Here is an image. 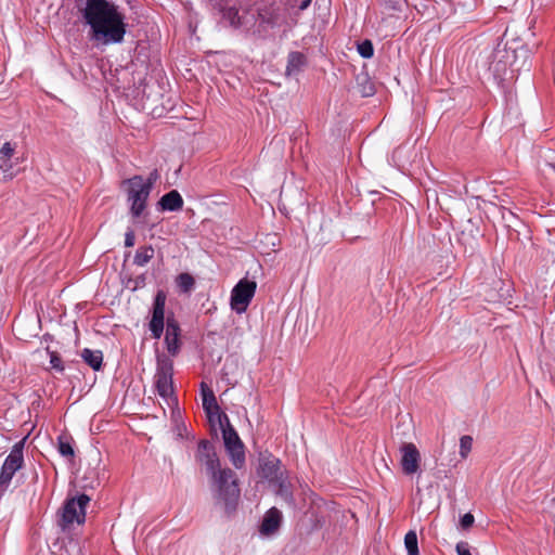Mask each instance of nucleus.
<instances>
[{
	"instance_id": "nucleus-29",
	"label": "nucleus",
	"mask_w": 555,
	"mask_h": 555,
	"mask_svg": "<svg viewBox=\"0 0 555 555\" xmlns=\"http://www.w3.org/2000/svg\"><path fill=\"white\" fill-rule=\"evenodd\" d=\"M47 351L50 356V364H51L52 369H54L59 373H63L64 365H63L61 357L55 351H51L49 348L47 349Z\"/></svg>"
},
{
	"instance_id": "nucleus-16",
	"label": "nucleus",
	"mask_w": 555,
	"mask_h": 555,
	"mask_svg": "<svg viewBox=\"0 0 555 555\" xmlns=\"http://www.w3.org/2000/svg\"><path fill=\"white\" fill-rule=\"evenodd\" d=\"M281 519V512L275 507L270 508L262 520L261 532L264 534H271L275 532L280 527Z\"/></svg>"
},
{
	"instance_id": "nucleus-12",
	"label": "nucleus",
	"mask_w": 555,
	"mask_h": 555,
	"mask_svg": "<svg viewBox=\"0 0 555 555\" xmlns=\"http://www.w3.org/2000/svg\"><path fill=\"white\" fill-rule=\"evenodd\" d=\"M402 472L405 475H413L420 468L421 454L413 443H403L400 447Z\"/></svg>"
},
{
	"instance_id": "nucleus-27",
	"label": "nucleus",
	"mask_w": 555,
	"mask_h": 555,
	"mask_svg": "<svg viewBox=\"0 0 555 555\" xmlns=\"http://www.w3.org/2000/svg\"><path fill=\"white\" fill-rule=\"evenodd\" d=\"M473 448V438L468 435L460 438V455L462 459H466Z\"/></svg>"
},
{
	"instance_id": "nucleus-9",
	"label": "nucleus",
	"mask_w": 555,
	"mask_h": 555,
	"mask_svg": "<svg viewBox=\"0 0 555 555\" xmlns=\"http://www.w3.org/2000/svg\"><path fill=\"white\" fill-rule=\"evenodd\" d=\"M23 450H24V439L16 442L12 447L9 455L5 457V460L2 464V467H1V472H0V476H1V479L3 480V483L5 481H12L14 474L23 467V464H24Z\"/></svg>"
},
{
	"instance_id": "nucleus-13",
	"label": "nucleus",
	"mask_w": 555,
	"mask_h": 555,
	"mask_svg": "<svg viewBox=\"0 0 555 555\" xmlns=\"http://www.w3.org/2000/svg\"><path fill=\"white\" fill-rule=\"evenodd\" d=\"M179 334L180 327L175 319H167L165 344L170 354L176 356L179 351Z\"/></svg>"
},
{
	"instance_id": "nucleus-10",
	"label": "nucleus",
	"mask_w": 555,
	"mask_h": 555,
	"mask_svg": "<svg viewBox=\"0 0 555 555\" xmlns=\"http://www.w3.org/2000/svg\"><path fill=\"white\" fill-rule=\"evenodd\" d=\"M257 473L260 478L272 485L287 472L282 469V463L276 456L271 453H264L260 454Z\"/></svg>"
},
{
	"instance_id": "nucleus-21",
	"label": "nucleus",
	"mask_w": 555,
	"mask_h": 555,
	"mask_svg": "<svg viewBox=\"0 0 555 555\" xmlns=\"http://www.w3.org/2000/svg\"><path fill=\"white\" fill-rule=\"evenodd\" d=\"M227 452H228L230 460L235 468L240 469L244 466V464H245L244 444L227 449Z\"/></svg>"
},
{
	"instance_id": "nucleus-2",
	"label": "nucleus",
	"mask_w": 555,
	"mask_h": 555,
	"mask_svg": "<svg viewBox=\"0 0 555 555\" xmlns=\"http://www.w3.org/2000/svg\"><path fill=\"white\" fill-rule=\"evenodd\" d=\"M207 477L216 503L223 504L227 512L233 511L241 493L236 474L229 467H221Z\"/></svg>"
},
{
	"instance_id": "nucleus-3",
	"label": "nucleus",
	"mask_w": 555,
	"mask_h": 555,
	"mask_svg": "<svg viewBox=\"0 0 555 555\" xmlns=\"http://www.w3.org/2000/svg\"><path fill=\"white\" fill-rule=\"evenodd\" d=\"M90 502L87 494L67 499L57 515V526L66 531L72 525H81L86 520V507Z\"/></svg>"
},
{
	"instance_id": "nucleus-36",
	"label": "nucleus",
	"mask_w": 555,
	"mask_h": 555,
	"mask_svg": "<svg viewBox=\"0 0 555 555\" xmlns=\"http://www.w3.org/2000/svg\"><path fill=\"white\" fill-rule=\"evenodd\" d=\"M363 94H364V95H366V96H367V95L373 94V88H372V86L370 87L369 91H364V93H363Z\"/></svg>"
},
{
	"instance_id": "nucleus-33",
	"label": "nucleus",
	"mask_w": 555,
	"mask_h": 555,
	"mask_svg": "<svg viewBox=\"0 0 555 555\" xmlns=\"http://www.w3.org/2000/svg\"><path fill=\"white\" fill-rule=\"evenodd\" d=\"M135 242L134 232L132 230H128L125 234V246L132 247Z\"/></svg>"
},
{
	"instance_id": "nucleus-8",
	"label": "nucleus",
	"mask_w": 555,
	"mask_h": 555,
	"mask_svg": "<svg viewBox=\"0 0 555 555\" xmlns=\"http://www.w3.org/2000/svg\"><path fill=\"white\" fill-rule=\"evenodd\" d=\"M195 461L203 467L207 476L221 468V463L214 444L205 439L201 440L197 444Z\"/></svg>"
},
{
	"instance_id": "nucleus-18",
	"label": "nucleus",
	"mask_w": 555,
	"mask_h": 555,
	"mask_svg": "<svg viewBox=\"0 0 555 555\" xmlns=\"http://www.w3.org/2000/svg\"><path fill=\"white\" fill-rule=\"evenodd\" d=\"M306 65V56L301 52H291L287 57L286 75L293 76L301 72Z\"/></svg>"
},
{
	"instance_id": "nucleus-32",
	"label": "nucleus",
	"mask_w": 555,
	"mask_h": 555,
	"mask_svg": "<svg viewBox=\"0 0 555 555\" xmlns=\"http://www.w3.org/2000/svg\"><path fill=\"white\" fill-rule=\"evenodd\" d=\"M455 548H456V553H457V555H473V554L470 553L469 545H468V543H467V542H464V541L459 542V543L456 544V547H455Z\"/></svg>"
},
{
	"instance_id": "nucleus-31",
	"label": "nucleus",
	"mask_w": 555,
	"mask_h": 555,
	"mask_svg": "<svg viewBox=\"0 0 555 555\" xmlns=\"http://www.w3.org/2000/svg\"><path fill=\"white\" fill-rule=\"evenodd\" d=\"M159 179V173L156 169L150 172L149 177L144 178V185H149V189L152 191L155 182Z\"/></svg>"
},
{
	"instance_id": "nucleus-6",
	"label": "nucleus",
	"mask_w": 555,
	"mask_h": 555,
	"mask_svg": "<svg viewBox=\"0 0 555 555\" xmlns=\"http://www.w3.org/2000/svg\"><path fill=\"white\" fill-rule=\"evenodd\" d=\"M257 283L248 279L240 280L232 288L230 305L236 313H244L255 296Z\"/></svg>"
},
{
	"instance_id": "nucleus-24",
	"label": "nucleus",
	"mask_w": 555,
	"mask_h": 555,
	"mask_svg": "<svg viewBox=\"0 0 555 555\" xmlns=\"http://www.w3.org/2000/svg\"><path fill=\"white\" fill-rule=\"evenodd\" d=\"M222 434L225 449L234 448L236 446H243V442L234 428L229 427L227 429H223Z\"/></svg>"
},
{
	"instance_id": "nucleus-26",
	"label": "nucleus",
	"mask_w": 555,
	"mask_h": 555,
	"mask_svg": "<svg viewBox=\"0 0 555 555\" xmlns=\"http://www.w3.org/2000/svg\"><path fill=\"white\" fill-rule=\"evenodd\" d=\"M177 285L181 292L190 293L195 285V280L189 273H181L177 278Z\"/></svg>"
},
{
	"instance_id": "nucleus-23",
	"label": "nucleus",
	"mask_w": 555,
	"mask_h": 555,
	"mask_svg": "<svg viewBox=\"0 0 555 555\" xmlns=\"http://www.w3.org/2000/svg\"><path fill=\"white\" fill-rule=\"evenodd\" d=\"M57 450L64 457H74L75 455L72 439L64 435L57 438Z\"/></svg>"
},
{
	"instance_id": "nucleus-22",
	"label": "nucleus",
	"mask_w": 555,
	"mask_h": 555,
	"mask_svg": "<svg viewBox=\"0 0 555 555\" xmlns=\"http://www.w3.org/2000/svg\"><path fill=\"white\" fill-rule=\"evenodd\" d=\"M154 256V249L152 246L140 247L134 255L133 262L137 266H145Z\"/></svg>"
},
{
	"instance_id": "nucleus-14",
	"label": "nucleus",
	"mask_w": 555,
	"mask_h": 555,
	"mask_svg": "<svg viewBox=\"0 0 555 555\" xmlns=\"http://www.w3.org/2000/svg\"><path fill=\"white\" fill-rule=\"evenodd\" d=\"M275 488L276 494L292 508H295L296 503L293 495L292 483L289 481L288 474L286 473L284 476L280 477L276 481L272 483Z\"/></svg>"
},
{
	"instance_id": "nucleus-11",
	"label": "nucleus",
	"mask_w": 555,
	"mask_h": 555,
	"mask_svg": "<svg viewBox=\"0 0 555 555\" xmlns=\"http://www.w3.org/2000/svg\"><path fill=\"white\" fill-rule=\"evenodd\" d=\"M165 306L166 294L163 291H158L154 298L152 319L149 324L152 336L155 339H159L164 333Z\"/></svg>"
},
{
	"instance_id": "nucleus-30",
	"label": "nucleus",
	"mask_w": 555,
	"mask_h": 555,
	"mask_svg": "<svg viewBox=\"0 0 555 555\" xmlns=\"http://www.w3.org/2000/svg\"><path fill=\"white\" fill-rule=\"evenodd\" d=\"M474 521V516L470 513H466L461 517L460 525L462 529L466 530L473 526Z\"/></svg>"
},
{
	"instance_id": "nucleus-5",
	"label": "nucleus",
	"mask_w": 555,
	"mask_h": 555,
	"mask_svg": "<svg viewBox=\"0 0 555 555\" xmlns=\"http://www.w3.org/2000/svg\"><path fill=\"white\" fill-rule=\"evenodd\" d=\"M173 362L166 354H157L156 358V373H155V386L157 393L168 400L173 395Z\"/></svg>"
},
{
	"instance_id": "nucleus-7",
	"label": "nucleus",
	"mask_w": 555,
	"mask_h": 555,
	"mask_svg": "<svg viewBox=\"0 0 555 555\" xmlns=\"http://www.w3.org/2000/svg\"><path fill=\"white\" fill-rule=\"evenodd\" d=\"M20 164L17 142H0V179L10 180L15 176V167Z\"/></svg>"
},
{
	"instance_id": "nucleus-20",
	"label": "nucleus",
	"mask_w": 555,
	"mask_h": 555,
	"mask_svg": "<svg viewBox=\"0 0 555 555\" xmlns=\"http://www.w3.org/2000/svg\"><path fill=\"white\" fill-rule=\"evenodd\" d=\"M259 17L261 23L273 27L279 24V10L273 7L264 8L259 11Z\"/></svg>"
},
{
	"instance_id": "nucleus-35",
	"label": "nucleus",
	"mask_w": 555,
	"mask_h": 555,
	"mask_svg": "<svg viewBox=\"0 0 555 555\" xmlns=\"http://www.w3.org/2000/svg\"><path fill=\"white\" fill-rule=\"evenodd\" d=\"M229 16H231V23L235 25V17L237 16V11L235 9H230Z\"/></svg>"
},
{
	"instance_id": "nucleus-19",
	"label": "nucleus",
	"mask_w": 555,
	"mask_h": 555,
	"mask_svg": "<svg viewBox=\"0 0 555 555\" xmlns=\"http://www.w3.org/2000/svg\"><path fill=\"white\" fill-rule=\"evenodd\" d=\"M80 357L92 370H101L103 363V353L101 350L83 348L80 352Z\"/></svg>"
},
{
	"instance_id": "nucleus-15",
	"label": "nucleus",
	"mask_w": 555,
	"mask_h": 555,
	"mask_svg": "<svg viewBox=\"0 0 555 555\" xmlns=\"http://www.w3.org/2000/svg\"><path fill=\"white\" fill-rule=\"evenodd\" d=\"M183 207V198L177 190H172L160 197L158 209L160 211H178Z\"/></svg>"
},
{
	"instance_id": "nucleus-4",
	"label": "nucleus",
	"mask_w": 555,
	"mask_h": 555,
	"mask_svg": "<svg viewBox=\"0 0 555 555\" xmlns=\"http://www.w3.org/2000/svg\"><path fill=\"white\" fill-rule=\"evenodd\" d=\"M129 185L127 202L130 205V214L133 218H139L146 208V203L151 194L149 185H144L142 176H134L125 181Z\"/></svg>"
},
{
	"instance_id": "nucleus-28",
	"label": "nucleus",
	"mask_w": 555,
	"mask_h": 555,
	"mask_svg": "<svg viewBox=\"0 0 555 555\" xmlns=\"http://www.w3.org/2000/svg\"><path fill=\"white\" fill-rule=\"evenodd\" d=\"M358 52L364 59H371L374 54L373 43L370 40H363L358 44Z\"/></svg>"
},
{
	"instance_id": "nucleus-17",
	"label": "nucleus",
	"mask_w": 555,
	"mask_h": 555,
	"mask_svg": "<svg viewBox=\"0 0 555 555\" xmlns=\"http://www.w3.org/2000/svg\"><path fill=\"white\" fill-rule=\"evenodd\" d=\"M201 392L203 409L207 413V415L211 416L215 413L219 412V405L217 403L215 393L205 383L201 384Z\"/></svg>"
},
{
	"instance_id": "nucleus-25",
	"label": "nucleus",
	"mask_w": 555,
	"mask_h": 555,
	"mask_svg": "<svg viewBox=\"0 0 555 555\" xmlns=\"http://www.w3.org/2000/svg\"><path fill=\"white\" fill-rule=\"evenodd\" d=\"M404 546L408 555H420L417 534L415 531L410 530L404 537Z\"/></svg>"
},
{
	"instance_id": "nucleus-1",
	"label": "nucleus",
	"mask_w": 555,
	"mask_h": 555,
	"mask_svg": "<svg viewBox=\"0 0 555 555\" xmlns=\"http://www.w3.org/2000/svg\"><path fill=\"white\" fill-rule=\"evenodd\" d=\"M89 39L98 46L121 43L127 31L125 15L108 0H86L81 10Z\"/></svg>"
},
{
	"instance_id": "nucleus-34",
	"label": "nucleus",
	"mask_w": 555,
	"mask_h": 555,
	"mask_svg": "<svg viewBox=\"0 0 555 555\" xmlns=\"http://www.w3.org/2000/svg\"><path fill=\"white\" fill-rule=\"evenodd\" d=\"M310 3H311V0H302L300 2V4L298 5V9L300 11H304V10H306L310 5Z\"/></svg>"
}]
</instances>
